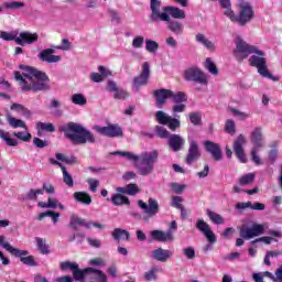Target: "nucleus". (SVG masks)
<instances>
[{"label":"nucleus","mask_w":282,"mask_h":282,"mask_svg":"<svg viewBox=\"0 0 282 282\" xmlns=\"http://www.w3.org/2000/svg\"><path fill=\"white\" fill-rule=\"evenodd\" d=\"M254 15V10L250 3H245L243 6H240V12L239 17L235 14V23H238V25H247V23H250L252 21Z\"/></svg>","instance_id":"9b49d317"},{"label":"nucleus","mask_w":282,"mask_h":282,"mask_svg":"<svg viewBox=\"0 0 282 282\" xmlns=\"http://www.w3.org/2000/svg\"><path fill=\"white\" fill-rule=\"evenodd\" d=\"M110 202H112L113 206H130L131 202L129 199V197H126L124 195H121L120 193H115V195H112Z\"/></svg>","instance_id":"2f4dec72"},{"label":"nucleus","mask_w":282,"mask_h":282,"mask_svg":"<svg viewBox=\"0 0 282 282\" xmlns=\"http://www.w3.org/2000/svg\"><path fill=\"white\" fill-rule=\"evenodd\" d=\"M55 158L65 164H78V159L75 155H64L63 153H56Z\"/></svg>","instance_id":"c03bdc74"},{"label":"nucleus","mask_w":282,"mask_h":282,"mask_svg":"<svg viewBox=\"0 0 282 282\" xmlns=\"http://www.w3.org/2000/svg\"><path fill=\"white\" fill-rule=\"evenodd\" d=\"M166 23H167V28H169V30H171V32H173L174 34H183L184 28H183L182 23H180L178 21H172L171 17H170V21H166Z\"/></svg>","instance_id":"ea45409f"},{"label":"nucleus","mask_w":282,"mask_h":282,"mask_svg":"<svg viewBox=\"0 0 282 282\" xmlns=\"http://www.w3.org/2000/svg\"><path fill=\"white\" fill-rule=\"evenodd\" d=\"M34 41H36V33L22 32L20 36L15 37L17 45H30V43H34Z\"/></svg>","instance_id":"c85d7f7f"},{"label":"nucleus","mask_w":282,"mask_h":282,"mask_svg":"<svg viewBox=\"0 0 282 282\" xmlns=\"http://www.w3.org/2000/svg\"><path fill=\"white\" fill-rule=\"evenodd\" d=\"M37 250L40 254H45V256L51 254V248L46 239H41L37 237Z\"/></svg>","instance_id":"a19ab883"},{"label":"nucleus","mask_w":282,"mask_h":282,"mask_svg":"<svg viewBox=\"0 0 282 282\" xmlns=\"http://www.w3.org/2000/svg\"><path fill=\"white\" fill-rule=\"evenodd\" d=\"M155 118L159 124H166L169 127L170 116H167V113L164 111H156Z\"/></svg>","instance_id":"864d4df0"},{"label":"nucleus","mask_w":282,"mask_h":282,"mask_svg":"<svg viewBox=\"0 0 282 282\" xmlns=\"http://www.w3.org/2000/svg\"><path fill=\"white\" fill-rule=\"evenodd\" d=\"M150 75V63L145 62L142 65L141 74H139V76H135L132 80V86L137 91H140V87H144L145 85H148Z\"/></svg>","instance_id":"f8f14e48"},{"label":"nucleus","mask_w":282,"mask_h":282,"mask_svg":"<svg viewBox=\"0 0 282 282\" xmlns=\"http://www.w3.org/2000/svg\"><path fill=\"white\" fill-rule=\"evenodd\" d=\"M13 137L22 142H30V140H32V134L30 132H13Z\"/></svg>","instance_id":"6e6d98bb"},{"label":"nucleus","mask_w":282,"mask_h":282,"mask_svg":"<svg viewBox=\"0 0 282 282\" xmlns=\"http://www.w3.org/2000/svg\"><path fill=\"white\" fill-rule=\"evenodd\" d=\"M0 246L1 248H4L13 257H28L30 252L28 250H20L18 248L12 247L10 242H6V236H0Z\"/></svg>","instance_id":"aec40b11"},{"label":"nucleus","mask_w":282,"mask_h":282,"mask_svg":"<svg viewBox=\"0 0 282 282\" xmlns=\"http://www.w3.org/2000/svg\"><path fill=\"white\" fill-rule=\"evenodd\" d=\"M152 257L155 261H160L161 263H166L169 259L173 257V252L171 250H164L163 248H158V250H153Z\"/></svg>","instance_id":"bb28decb"},{"label":"nucleus","mask_w":282,"mask_h":282,"mask_svg":"<svg viewBox=\"0 0 282 282\" xmlns=\"http://www.w3.org/2000/svg\"><path fill=\"white\" fill-rule=\"evenodd\" d=\"M77 224H80L86 229L98 228L99 230H105L106 228L105 224H99L96 221H86V219H82V217H73L72 226L75 229H77Z\"/></svg>","instance_id":"412c9836"},{"label":"nucleus","mask_w":282,"mask_h":282,"mask_svg":"<svg viewBox=\"0 0 282 282\" xmlns=\"http://www.w3.org/2000/svg\"><path fill=\"white\" fill-rule=\"evenodd\" d=\"M156 133L159 135V138L162 139H170V131H167V129H164V127H156Z\"/></svg>","instance_id":"774afa93"},{"label":"nucleus","mask_w":282,"mask_h":282,"mask_svg":"<svg viewBox=\"0 0 282 282\" xmlns=\"http://www.w3.org/2000/svg\"><path fill=\"white\" fill-rule=\"evenodd\" d=\"M263 276H268L273 282H282V265L275 270V276L272 272H263Z\"/></svg>","instance_id":"a18cd8bd"},{"label":"nucleus","mask_w":282,"mask_h":282,"mask_svg":"<svg viewBox=\"0 0 282 282\" xmlns=\"http://www.w3.org/2000/svg\"><path fill=\"white\" fill-rule=\"evenodd\" d=\"M62 173H63V177H64V184H66V186H68L69 188H73L74 187L73 176L69 175L66 166H63V164H62Z\"/></svg>","instance_id":"de8ad7c7"},{"label":"nucleus","mask_w":282,"mask_h":282,"mask_svg":"<svg viewBox=\"0 0 282 282\" xmlns=\"http://www.w3.org/2000/svg\"><path fill=\"white\" fill-rule=\"evenodd\" d=\"M139 208L144 210L145 215H148L149 217H155V215H158V213H160L159 202L153 198L149 199V205L145 204V202H142V199H140Z\"/></svg>","instance_id":"a211bd4d"},{"label":"nucleus","mask_w":282,"mask_h":282,"mask_svg":"<svg viewBox=\"0 0 282 282\" xmlns=\"http://www.w3.org/2000/svg\"><path fill=\"white\" fill-rule=\"evenodd\" d=\"M196 228L204 237H206L207 241L212 245L216 243L217 237L215 232H213L209 224L207 221H204V219H198L196 221Z\"/></svg>","instance_id":"2eb2a0df"},{"label":"nucleus","mask_w":282,"mask_h":282,"mask_svg":"<svg viewBox=\"0 0 282 282\" xmlns=\"http://www.w3.org/2000/svg\"><path fill=\"white\" fill-rule=\"evenodd\" d=\"M140 193V188L137 184H128L127 185V195L134 196Z\"/></svg>","instance_id":"0e129e2a"},{"label":"nucleus","mask_w":282,"mask_h":282,"mask_svg":"<svg viewBox=\"0 0 282 282\" xmlns=\"http://www.w3.org/2000/svg\"><path fill=\"white\" fill-rule=\"evenodd\" d=\"M202 158V153L199 150V144L196 140H191L188 153L186 154L185 162L186 164H193L197 162Z\"/></svg>","instance_id":"dca6fc26"},{"label":"nucleus","mask_w":282,"mask_h":282,"mask_svg":"<svg viewBox=\"0 0 282 282\" xmlns=\"http://www.w3.org/2000/svg\"><path fill=\"white\" fill-rule=\"evenodd\" d=\"M0 139L6 142L7 147H19V141L12 139L10 132H6V130L0 129Z\"/></svg>","instance_id":"e433bc0d"},{"label":"nucleus","mask_w":282,"mask_h":282,"mask_svg":"<svg viewBox=\"0 0 282 282\" xmlns=\"http://www.w3.org/2000/svg\"><path fill=\"white\" fill-rule=\"evenodd\" d=\"M181 127V121L177 120V118H172L171 116H169V129H171V131H176V129H180Z\"/></svg>","instance_id":"052dcab7"},{"label":"nucleus","mask_w":282,"mask_h":282,"mask_svg":"<svg viewBox=\"0 0 282 282\" xmlns=\"http://www.w3.org/2000/svg\"><path fill=\"white\" fill-rule=\"evenodd\" d=\"M10 109H11V111H17V113H20V116H24L25 118H30V116H32L30 110L21 104H12L10 106Z\"/></svg>","instance_id":"58836bf2"},{"label":"nucleus","mask_w":282,"mask_h":282,"mask_svg":"<svg viewBox=\"0 0 282 282\" xmlns=\"http://www.w3.org/2000/svg\"><path fill=\"white\" fill-rule=\"evenodd\" d=\"M112 239H115V241H130V232L128 230H122V228H115L112 231Z\"/></svg>","instance_id":"72a5a7b5"},{"label":"nucleus","mask_w":282,"mask_h":282,"mask_svg":"<svg viewBox=\"0 0 282 282\" xmlns=\"http://www.w3.org/2000/svg\"><path fill=\"white\" fill-rule=\"evenodd\" d=\"M204 147L207 153H210L215 162H220V160H223V149L219 144L213 142L212 140H206L204 142Z\"/></svg>","instance_id":"f3484780"},{"label":"nucleus","mask_w":282,"mask_h":282,"mask_svg":"<svg viewBox=\"0 0 282 282\" xmlns=\"http://www.w3.org/2000/svg\"><path fill=\"white\" fill-rule=\"evenodd\" d=\"M251 143L253 144L251 150V160L254 162V164L262 165L263 162L258 155V152L264 147L262 127H256V129L251 132Z\"/></svg>","instance_id":"0eeeda50"},{"label":"nucleus","mask_w":282,"mask_h":282,"mask_svg":"<svg viewBox=\"0 0 282 282\" xmlns=\"http://www.w3.org/2000/svg\"><path fill=\"white\" fill-rule=\"evenodd\" d=\"M225 131L230 133V135H235L236 133V126L234 120H227L225 124Z\"/></svg>","instance_id":"e2e57ef3"},{"label":"nucleus","mask_w":282,"mask_h":282,"mask_svg":"<svg viewBox=\"0 0 282 282\" xmlns=\"http://www.w3.org/2000/svg\"><path fill=\"white\" fill-rule=\"evenodd\" d=\"M159 160V151L142 153L140 162L137 164V170L142 176L151 175L154 171V165Z\"/></svg>","instance_id":"423d86ee"},{"label":"nucleus","mask_w":282,"mask_h":282,"mask_svg":"<svg viewBox=\"0 0 282 282\" xmlns=\"http://www.w3.org/2000/svg\"><path fill=\"white\" fill-rule=\"evenodd\" d=\"M221 8L225 9V15L230 19L234 23H236V14L234 10H231V1L230 0H220Z\"/></svg>","instance_id":"473e14b6"},{"label":"nucleus","mask_w":282,"mask_h":282,"mask_svg":"<svg viewBox=\"0 0 282 282\" xmlns=\"http://www.w3.org/2000/svg\"><path fill=\"white\" fill-rule=\"evenodd\" d=\"M207 215H208L209 219L213 221V224H216V225L225 224V219H224V217H221V215H218L217 213H214L213 210H207Z\"/></svg>","instance_id":"603ef678"},{"label":"nucleus","mask_w":282,"mask_h":282,"mask_svg":"<svg viewBox=\"0 0 282 282\" xmlns=\"http://www.w3.org/2000/svg\"><path fill=\"white\" fill-rule=\"evenodd\" d=\"M110 155H121V158H126L130 162H139L140 160L139 155H135L130 151H115L113 153H110Z\"/></svg>","instance_id":"79ce46f5"},{"label":"nucleus","mask_w":282,"mask_h":282,"mask_svg":"<svg viewBox=\"0 0 282 282\" xmlns=\"http://www.w3.org/2000/svg\"><path fill=\"white\" fill-rule=\"evenodd\" d=\"M109 76H112V72L107 69L104 65H99V74L96 72L90 74V80H93V83H102L105 78H108Z\"/></svg>","instance_id":"a878e982"},{"label":"nucleus","mask_w":282,"mask_h":282,"mask_svg":"<svg viewBox=\"0 0 282 282\" xmlns=\"http://www.w3.org/2000/svg\"><path fill=\"white\" fill-rule=\"evenodd\" d=\"M18 259H20V261L24 263V265H36V262L34 261V258L32 256H29V257L21 256V257H18Z\"/></svg>","instance_id":"69168bd1"},{"label":"nucleus","mask_w":282,"mask_h":282,"mask_svg":"<svg viewBox=\"0 0 282 282\" xmlns=\"http://www.w3.org/2000/svg\"><path fill=\"white\" fill-rule=\"evenodd\" d=\"M62 270H70L73 272V279L75 281L83 282V270L79 269L78 263H72L70 261H64L61 263Z\"/></svg>","instance_id":"4be33fe9"},{"label":"nucleus","mask_w":282,"mask_h":282,"mask_svg":"<svg viewBox=\"0 0 282 282\" xmlns=\"http://www.w3.org/2000/svg\"><path fill=\"white\" fill-rule=\"evenodd\" d=\"M18 69L13 73L14 79L21 86L22 91H32L36 89V68L20 64Z\"/></svg>","instance_id":"20e7f679"},{"label":"nucleus","mask_w":282,"mask_h":282,"mask_svg":"<svg viewBox=\"0 0 282 282\" xmlns=\"http://www.w3.org/2000/svg\"><path fill=\"white\" fill-rule=\"evenodd\" d=\"M51 89L50 76L45 72L37 69V91H50Z\"/></svg>","instance_id":"5701e85b"},{"label":"nucleus","mask_w":282,"mask_h":282,"mask_svg":"<svg viewBox=\"0 0 282 282\" xmlns=\"http://www.w3.org/2000/svg\"><path fill=\"white\" fill-rule=\"evenodd\" d=\"M44 191L48 195H54L55 188L52 186V184H43V188H37V195H43Z\"/></svg>","instance_id":"bf43d9fd"},{"label":"nucleus","mask_w":282,"mask_h":282,"mask_svg":"<svg viewBox=\"0 0 282 282\" xmlns=\"http://www.w3.org/2000/svg\"><path fill=\"white\" fill-rule=\"evenodd\" d=\"M173 230H177L176 221H172L171 228L166 232L163 230H152L151 237L160 242L174 241Z\"/></svg>","instance_id":"4468645a"},{"label":"nucleus","mask_w":282,"mask_h":282,"mask_svg":"<svg viewBox=\"0 0 282 282\" xmlns=\"http://www.w3.org/2000/svg\"><path fill=\"white\" fill-rule=\"evenodd\" d=\"M243 144H246L245 135H242V134L238 135L237 140L234 142V151H235V154L237 155L238 160H240V162L246 164L248 162V160L246 158Z\"/></svg>","instance_id":"6ab92c4d"},{"label":"nucleus","mask_w":282,"mask_h":282,"mask_svg":"<svg viewBox=\"0 0 282 282\" xmlns=\"http://www.w3.org/2000/svg\"><path fill=\"white\" fill-rule=\"evenodd\" d=\"M3 7L7 10H21V8H25V2H21V1L4 2Z\"/></svg>","instance_id":"3c124183"},{"label":"nucleus","mask_w":282,"mask_h":282,"mask_svg":"<svg viewBox=\"0 0 282 282\" xmlns=\"http://www.w3.org/2000/svg\"><path fill=\"white\" fill-rule=\"evenodd\" d=\"M72 102L73 105H79L80 107H84L87 105V98L83 94H74L72 96Z\"/></svg>","instance_id":"8fccbe9b"},{"label":"nucleus","mask_w":282,"mask_h":282,"mask_svg":"<svg viewBox=\"0 0 282 282\" xmlns=\"http://www.w3.org/2000/svg\"><path fill=\"white\" fill-rule=\"evenodd\" d=\"M17 33H12V32H7V31H1L0 32V39H2V41H17Z\"/></svg>","instance_id":"4d7b16f0"},{"label":"nucleus","mask_w":282,"mask_h":282,"mask_svg":"<svg viewBox=\"0 0 282 282\" xmlns=\"http://www.w3.org/2000/svg\"><path fill=\"white\" fill-rule=\"evenodd\" d=\"M252 54V56H250ZM234 56L238 63H242L246 58H249V65L258 69V74L263 78H269L270 80H279L274 77L268 69V61L265 58V52L259 50L256 45H250L242 39L237 41L236 48L234 51Z\"/></svg>","instance_id":"f257e3e1"},{"label":"nucleus","mask_w":282,"mask_h":282,"mask_svg":"<svg viewBox=\"0 0 282 282\" xmlns=\"http://www.w3.org/2000/svg\"><path fill=\"white\" fill-rule=\"evenodd\" d=\"M62 131L67 140H70L72 144H95L96 138L89 129L78 124L77 122H68L66 126L61 127Z\"/></svg>","instance_id":"f03ea898"},{"label":"nucleus","mask_w":282,"mask_h":282,"mask_svg":"<svg viewBox=\"0 0 282 282\" xmlns=\"http://www.w3.org/2000/svg\"><path fill=\"white\" fill-rule=\"evenodd\" d=\"M45 131L48 133H54L56 129L52 122H37V135L42 137Z\"/></svg>","instance_id":"f704fd0d"},{"label":"nucleus","mask_w":282,"mask_h":282,"mask_svg":"<svg viewBox=\"0 0 282 282\" xmlns=\"http://www.w3.org/2000/svg\"><path fill=\"white\" fill-rule=\"evenodd\" d=\"M127 98H130V94L124 89H119V87H117V93L115 94V100H127Z\"/></svg>","instance_id":"13d9d810"},{"label":"nucleus","mask_w":282,"mask_h":282,"mask_svg":"<svg viewBox=\"0 0 282 282\" xmlns=\"http://www.w3.org/2000/svg\"><path fill=\"white\" fill-rule=\"evenodd\" d=\"M189 120L192 122V124H194L195 127H198L199 124H202V113H189Z\"/></svg>","instance_id":"680f3d73"},{"label":"nucleus","mask_w":282,"mask_h":282,"mask_svg":"<svg viewBox=\"0 0 282 282\" xmlns=\"http://www.w3.org/2000/svg\"><path fill=\"white\" fill-rule=\"evenodd\" d=\"M39 58L42 63H59L62 61V56H55V50H42L39 54Z\"/></svg>","instance_id":"b1692460"},{"label":"nucleus","mask_w":282,"mask_h":282,"mask_svg":"<svg viewBox=\"0 0 282 282\" xmlns=\"http://www.w3.org/2000/svg\"><path fill=\"white\" fill-rule=\"evenodd\" d=\"M183 254L186 257V259H189V260H193L196 257V252L193 247L184 248Z\"/></svg>","instance_id":"338daca9"},{"label":"nucleus","mask_w":282,"mask_h":282,"mask_svg":"<svg viewBox=\"0 0 282 282\" xmlns=\"http://www.w3.org/2000/svg\"><path fill=\"white\" fill-rule=\"evenodd\" d=\"M74 217H78V215H70V221L68 224V227L75 230V234L68 237V242L73 243L77 239V243H84L86 236L84 235V232H78V226H82V224H77L76 228L72 226Z\"/></svg>","instance_id":"393cba45"},{"label":"nucleus","mask_w":282,"mask_h":282,"mask_svg":"<svg viewBox=\"0 0 282 282\" xmlns=\"http://www.w3.org/2000/svg\"><path fill=\"white\" fill-rule=\"evenodd\" d=\"M45 217H51L53 224H57L61 215L59 213H54V210H46L45 213H40L37 219L42 221L43 219H45Z\"/></svg>","instance_id":"37998d69"},{"label":"nucleus","mask_w":282,"mask_h":282,"mask_svg":"<svg viewBox=\"0 0 282 282\" xmlns=\"http://www.w3.org/2000/svg\"><path fill=\"white\" fill-rule=\"evenodd\" d=\"M184 144H185V140H183V138L181 135H177L176 133H174L173 135H170L169 147L175 153L181 151L182 148L184 147Z\"/></svg>","instance_id":"cd10ccee"},{"label":"nucleus","mask_w":282,"mask_h":282,"mask_svg":"<svg viewBox=\"0 0 282 282\" xmlns=\"http://www.w3.org/2000/svg\"><path fill=\"white\" fill-rule=\"evenodd\" d=\"M205 67L214 76H217L219 74L218 67L217 65H215V63H213L212 58H206Z\"/></svg>","instance_id":"5fc2aeb1"},{"label":"nucleus","mask_w":282,"mask_h":282,"mask_svg":"<svg viewBox=\"0 0 282 282\" xmlns=\"http://www.w3.org/2000/svg\"><path fill=\"white\" fill-rule=\"evenodd\" d=\"M254 178H256V175L253 173H248L247 175H242V177L239 178V185L248 186L249 184H253Z\"/></svg>","instance_id":"09e8293b"},{"label":"nucleus","mask_w":282,"mask_h":282,"mask_svg":"<svg viewBox=\"0 0 282 282\" xmlns=\"http://www.w3.org/2000/svg\"><path fill=\"white\" fill-rule=\"evenodd\" d=\"M236 208L238 210H246L247 208H251L252 210H265V205L260 202H256L254 204H252V202H239Z\"/></svg>","instance_id":"c756f323"},{"label":"nucleus","mask_w":282,"mask_h":282,"mask_svg":"<svg viewBox=\"0 0 282 282\" xmlns=\"http://www.w3.org/2000/svg\"><path fill=\"white\" fill-rule=\"evenodd\" d=\"M196 41L197 43H202V45L210 52H215L216 47L214 43L209 41V39H206L205 34H196Z\"/></svg>","instance_id":"4c0bfd02"},{"label":"nucleus","mask_w":282,"mask_h":282,"mask_svg":"<svg viewBox=\"0 0 282 282\" xmlns=\"http://www.w3.org/2000/svg\"><path fill=\"white\" fill-rule=\"evenodd\" d=\"M82 282H107V276L101 270L85 268L82 270Z\"/></svg>","instance_id":"9d476101"},{"label":"nucleus","mask_w":282,"mask_h":282,"mask_svg":"<svg viewBox=\"0 0 282 282\" xmlns=\"http://www.w3.org/2000/svg\"><path fill=\"white\" fill-rule=\"evenodd\" d=\"M73 197H74L75 202H77L79 204H84L85 206H89L93 202L91 196L88 193H86L85 191L74 193Z\"/></svg>","instance_id":"7c9ffc66"},{"label":"nucleus","mask_w":282,"mask_h":282,"mask_svg":"<svg viewBox=\"0 0 282 282\" xmlns=\"http://www.w3.org/2000/svg\"><path fill=\"white\" fill-rule=\"evenodd\" d=\"M145 50L147 52H150L151 54H155L158 50H160L159 43L156 41H152L151 39L145 40Z\"/></svg>","instance_id":"49530a36"},{"label":"nucleus","mask_w":282,"mask_h":282,"mask_svg":"<svg viewBox=\"0 0 282 282\" xmlns=\"http://www.w3.org/2000/svg\"><path fill=\"white\" fill-rule=\"evenodd\" d=\"M153 96L156 98L155 106L163 109L167 100L171 99L175 105L187 102L188 96L185 91H173L172 89H155Z\"/></svg>","instance_id":"39448f33"},{"label":"nucleus","mask_w":282,"mask_h":282,"mask_svg":"<svg viewBox=\"0 0 282 282\" xmlns=\"http://www.w3.org/2000/svg\"><path fill=\"white\" fill-rule=\"evenodd\" d=\"M97 133L106 138H122L123 130L119 124H108V127H95Z\"/></svg>","instance_id":"ddd939ff"},{"label":"nucleus","mask_w":282,"mask_h":282,"mask_svg":"<svg viewBox=\"0 0 282 282\" xmlns=\"http://www.w3.org/2000/svg\"><path fill=\"white\" fill-rule=\"evenodd\" d=\"M7 121L9 122V126L12 129H25L28 130V127L25 126V121L21 119H17L10 115H7Z\"/></svg>","instance_id":"c9c22d12"},{"label":"nucleus","mask_w":282,"mask_h":282,"mask_svg":"<svg viewBox=\"0 0 282 282\" xmlns=\"http://www.w3.org/2000/svg\"><path fill=\"white\" fill-rule=\"evenodd\" d=\"M238 230L243 240H250L254 239V237H260V235H263L264 226L261 224H253V226L250 228L249 226L243 225L240 226Z\"/></svg>","instance_id":"1a4fd4ad"},{"label":"nucleus","mask_w":282,"mask_h":282,"mask_svg":"<svg viewBox=\"0 0 282 282\" xmlns=\"http://www.w3.org/2000/svg\"><path fill=\"white\" fill-rule=\"evenodd\" d=\"M150 8V21H152V23H159L160 21H170V15L173 19H186L184 10H181V8H175L174 6H164V8H162L161 0H151Z\"/></svg>","instance_id":"7ed1b4c3"},{"label":"nucleus","mask_w":282,"mask_h":282,"mask_svg":"<svg viewBox=\"0 0 282 282\" xmlns=\"http://www.w3.org/2000/svg\"><path fill=\"white\" fill-rule=\"evenodd\" d=\"M184 78L188 83H197L199 85H208L207 76L198 67H189L184 72Z\"/></svg>","instance_id":"6e6552de"}]
</instances>
